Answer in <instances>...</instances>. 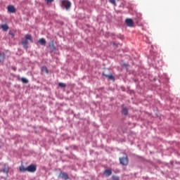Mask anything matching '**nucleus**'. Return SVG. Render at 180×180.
<instances>
[{"instance_id": "f257e3e1", "label": "nucleus", "mask_w": 180, "mask_h": 180, "mask_svg": "<svg viewBox=\"0 0 180 180\" xmlns=\"http://www.w3.org/2000/svg\"><path fill=\"white\" fill-rule=\"evenodd\" d=\"M120 162L123 166H127L129 164V158L126 155V157L120 158Z\"/></svg>"}, {"instance_id": "f03ea898", "label": "nucleus", "mask_w": 180, "mask_h": 180, "mask_svg": "<svg viewBox=\"0 0 180 180\" xmlns=\"http://www.w3.org/2000/svg\"><path fill=\"white\" fill-rule=\"evenodd\" d=\"M36 170H37V166L34 164H32L28 167H27V172L30 173H34L36 172Z\"/></svg>"}, {"instance_id": "7ed1b4c3", "label": "nucleus", "mask_w": 180, "mask_h": 180, "mask_svg": "<svg viewBox=\"0 0 180 180\" xmlns=\"http://www.w3.org/2000/svg\"><path fill=\"white\" fill-rule=\"evenodd\" d=\"M62 4L65 7L67 10L70 9L71 6V3L68 0H63Z\"/></svg>"}, {"instance_id": "20e7f679", "label": "nucleus", "mask_w": 180, "mask_h": 180, "mask_svg": "<svg viewBox=\"0 0 180 180\" xmlns=\"http://www.w3.org/2000/svg\"><path fill=\"white\" fill-rule=\"evenodd\" d=\"M59 177L61 178L63 180H68L69 179V176L65 172H61L59 174Z\"/></svg>"}, {"instance_id": "39448f33", "label": "nucleus", "mask_w": 180, "mask_h": 180, "mask_svg": "<svg viewBox=\"0 0 180 180\" xmlns=\"http://www.w3.org/2000/svg\"><path fill=\"white\" fill-rule=\"evenodd\" d=\"M125 22H126L127 26H129V27H133L134 22L132 19L127 18V19H126Z\"/></svg>"}, {"instance_id": "423d86ee", "label": "nucleus", "mask_w": 180, "mask_h": 180, "mask_svg": "<svg viewBox=\"0 0 180 180\" xmlns=\"http://www.w3.org/2000/svg\"><path fill=\"white\" fill-rule=\"evenodd\" d=\"M104 176L108 177L112 175V168L107 169L103 172Z\"/></svg>"}, {"instance_id": "0eeeda50", "label": "nucleus", "mask_w": 180, "mask_h": 180, "mask_svg": "<svg viewBox=\"0 0 180 180\" xmlns=\"http://www.w3.org/2000/svg\"><path fill=\"white\" fill-rule=\"evenodd\" d=\"M7 9H8V11L9 13H15V11H16L15 8L14 6H13V5H9V6H8Z\"/></svg>"}, {"instance_id": "6e6552de", "label": "nucleus", "mask_w": 180, "mask_h": 180, "mask_svg": "<svg viewBox=\"0 0 180 180\" xmlns=\"http://www.w3.org/2000/svg\"><path fill=\"white\" fill-rule=\"evenodd\" d=\"M103 75L105 77H106V78H108V79H110V80H115V78H114V77H113V75H112V73H110V75H107L105 72H103Z\"/></svg>"}, {"instance_id": "1a4fd4ad", "label": "nucleus", "mask_w": 180, "mask_h": 180, "mask_svg": "<svg viewBox=\"0 0 180 180\" xmlns=\"http://www.w3.org/2000/svg\"><path fill=\"white\" fill-rule=\"evenodd\" d=\"M0 172L1 173H4L6 174V175H8V172H9V168L8 166L4 165V169H0Z\"/></svg>"}, {"instance_id": "9d476101", "label": "nucleus", "mask_w": 180, "mask_h": 180, "mask_svg": "<svg viewBox=\"0 0 180 180\" xmlns=\"http://www.w3.org/2000/svg\"><path fill=\"white\" fill-rule=\"evenodd\" d=\"M122 112L124 115L127 116L129 114V109L127 107H123Z\"/></svg>"}, {"instance_id": "9b49d317", "label": "nucleus", "mask_w": 180, "mask_h": 180, "mask_svg": "<svg viewBox=\"0 0 180 180\" xmlns=\"http://www.w3.org/2000/svg\"><path fill=\"white\" fill-rule=\"evenodd\" d=\"M38 43L40 44L41 46H45L46 44V41L44 38H41L38 40Z\"/></svg>"}, {"instance_id": "f8f14e48", "label": "nucleus", "mask_w": 180, "mask_h": 180, "mask_svg": "<svg viewBox=\"0 0 180 180\" xmlns=\"http://www.w3.org/2000/svg\"><path fill=\"white\" fill-rule=\"evenodd\" d=\"M41 72H42L43 74H46V75L49 74V70L47 69L46 66H43V67L41 68Z\"/></svg>"}, {"instance_id": "ddd939ff", "label": "nucleus", "mask_w": 180, "mask_h": 180, "mask_svg": "<svg viewBox=\"0 0 180 180\" xmlns=\"http://www.w3.org/2000/svg\"><path fill=\"white\" fill-rule=\"evenodd\" d=\"M20 172H27V167H25L23 165L20 167Z\"/></svg>"}, {"instance_id": "4468645a", "label": "nucleus", "mask_w": 180, "mask_h": 180, "mask_svg": "<svg viewBox=\"0 0 180 180\" xmlns=\"http://www.w3.org/2000/svg\"><path fill=\"white\" fill-rule=\"evenodd\" d=\"M1 27L4 32H7L9 29V27L7 25H2Z\"/></svg>"}, {"instance_id": "2eb2a0df", "label": "nucleus", "mask_w": 180, "mask_h": 180, "mask_svg": "<svg viewBox=\"0 0 180 180\" xmlns=\"http://www.w3.org/2000/svg\"><path fill=\"white\" fill-rule=\"evenodd\" d=\"M25 39H26V40H30V41L32 43L33 41V39H32V37L30 34H26L25 36Z\"/></svg>"}, {"instance_id": "dca6fc26", "label": "nucleus", "mask_w": 180, "mask_h": 180, "mask_svg": "<svg viewBox=\"0 0 180 180\" xmlns=\"http://www.w3.org/2000/svg\"><path fill=\"white\" fill-rule=\"evenodd\" d=\"M21 81L23 84H28L29 81L26 78L22 77Z\"/></svg>"}, {"instance_id": "f3484780", "label": "nucleus", "mask_w": 180, "mask_h": 180, "mask_svg": "<svg viewBox=\"0 0 180 180\" xmlns=\"http://www.w3.org/2000/svg\"><path fill=\"white\" fill-rule=\"evenodd\" d=\"M4 54L2 53H0V63H1V61H4Z\"/></svg>"}, {"instance_id": "a211bd4d", "label": "nucleus", "mask_w": 180, "mask_h": 180, "mask_svg": "<svg viewBox=\"0 0 180 180\" xmlns=\"http://www.w3.org/2000/svg\"><path fill=\"white\" fill-rule=\"evenodd\" d=\"M58 86H59L60 87H61V88H65V87H66V84H64V83H62V82H60V83L58 84Z\"/></svg>"}, {"instance_id": "6ab92c4d", "label": "nucleus", "mask_w": 180, "mask_h": 180, "mask_svg": "<svg viewBox=\"0 0 180 180\" xmlns=\"http://www.w3.org/2000/svg\"><path fill=\"white\" fill-rule=\"evenodd\" d=\"M112 180H120V177L117 176H115V175H113L112 176Z\"/></svg>"}, {"instance_id": "aec40b11", "label": "nucleus", "mask_w": 180, "mask_h": 180, "mask_svg": "<svg viewBox=\"0 0 180 180\" xmlns=\"http://www.w3.org/2000/svg\"><path fill=\"white\" fill-rule=\"evenodd\" d=\"M110 2L112 3L113 5L117 6L116 0H110Z\"/></svg>"}, {"instance_id": "412c9836", "label": "nucleus", "mask_w": 180, "mask_h": 180, "mask_svg": "<svg viewBox=\"0 0 180 180\" xmlns=\"http://www.w3.org/2000/svg\"><path fill=\"white\" fill-rule=\"evenodd\" d=\"M8 34L12 37H14V33L12 31H9Z\"/></svg>"}, {"instance_id": "4be33fe9", "label": "nucleus", "mask_w": 180, "mask_h": 180, "mask_svg": "<svg viewBox=\"0 0 180 180\" xmlns=\"http://www.w3.org/2000/svg\"><path fill=\"white\" fill-rule=\"evenodd\" d=\"M22 44H27V40L22 41Z\"/></svg>"}, {"instance_id": "5701e85b", "label": "nucleus", "mask_w": 180, "mask_h": 180, "mask_svg": "<svg viewBox=\"0 0 180 180\" xmlns=\"http://www.w3.org/2000/svg\"><path fill=\"white\" fill-rule=\"evenodd\" d=\"M47 3H51L53 2L54 0H46Z\"/></svg>"}, {"instance_id": "b1692460", "label": "nucleus", "mask_w": 180, "mask_h": 180, "mask_svg": "<svg viewBox=\"0 0 180 180\" xmlns=\"http://www.w3.org/2000/svg\"><path fill=\"white\" fill-rule=\"evenodd\" d=\"M27 46H25V49H27Z\"/></svg>"}]
</instances>
